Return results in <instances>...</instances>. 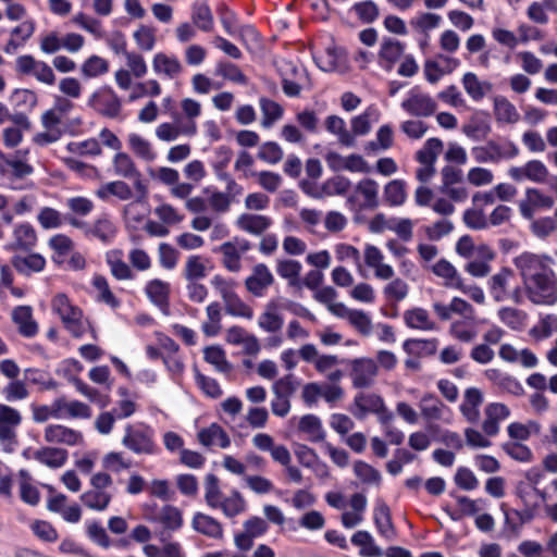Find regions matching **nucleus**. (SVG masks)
<instances>
[{
    "mask_svg": "<svg viewBox=\"0 0 557 557\" xmlns=\"http://www.w3.org/2000/svg\"><path fill=\"white\" fill-rule=\"evenodd\" d=\"M114 496L113 479L107 472H96L90 478V488L81 495L83 505L94 511H104Z\"/></svg>",
    "mask_w": 557,
    "mask_h": 557,
    "instance_id": "nucleus-1",
    "label": "nucleus"
},
{
    "mask_svg": "<svg viewBox=\"0 0 557 557\" xmlns=\"http://www.w3.org/2000/svg\"><path fill=\"white\" fill-rule=\"evenodd\" d=\"M122 445L135 455L152 456L160 451L153 429L144 423L127 424L122 437Z\"/></svg>",
    "mask_w": 557,
    "mask_h": 557,
    "instance_id": "nucleus-2",
    "label": "nucleus"
},
{
    "mask_svg": "<svg viewBox=\"0 0 557 557\" xmlns=\"http://www.w3.org/2000/svg\"><path fill=\"white\" fill-rule=\"evenodd\" d=\"M523 285L528 298L535 305L552 306L557 301V277L550 267Z\"/></svg>",
    "mask_w": 557,
    "mask_h": 557,
    "instance_id": "nucleus-3",
    "label": "nucleus"
},
{
    "mask_svg": "<svg viewBox=\"0 0 557 557\" xmlns=\"http://www.w3.org/2000/svg\"><path fill=\"white\" fill-rule=\"evenodd\" d=\"M52 310L60 317L65 327L75 337H81L90 325L81 308L75 306L65 294H57L52 299Z\"/></svg>",
    "mask_w": 557,
    "mask_h": 557,
    "instance_id": "nucleus-4",
    "label": "nucleus"
},
{
    "mask_svg": "<svg viewBox=\"0 0 557 557\" xmlns=\"http://www.w3.org/2000/svg\"><path fill=\"white\" fill-rule=\"evenodd\" d=\"M22 423L21 412L8 405H0V445L7 453L17 446V430Z\"/></svg>",
    "mask_w": 557,
    "mask_h": 557,
    "instance_id": "nucleus-5",
    "label": "nucleus"
},
{
    "mask_svg": "<svg viewBox=\"0 0 557 557\" xmlns=\"http://www.w3.org/2000/svg\"><path fill=\"white\" fill-rule=\"evenodd\" d=\"M15 71L20 75H30L37 82L45 85L55 83V74L52 67L45 61L37 60L30 54L20 55L15 60Z\"/></svg>",
    "mask_w": 557,
    "mask_h": 557,
    "instance_id": "nucleus-6",
    "label": "nucleus"
},
{
    "mask_svg": "<svg viewBox=\"0 0 557 557\" xmlns=\"http://www.w3.org/2000/svg\"><path fill=\"white\" fill-rule=\"evenodd\" d=\"M112 166L117 176L133 180V186L136 193L143 198L146 197L148 193L147 185L135 161L128 153L119 150L113 157Z\"/></svg>",
    "mask_w": 557,
    "mask_h": 557,
    "instance_id": "nucleus-7",
    "label": "nucleus"
},
{
    "mask_svg": "<svg viewBox=\"0 0 557 557\" xmlns=\"http://www.w3.org/2000/svg\"><path fill=\"white\" fill-rule=\"evenodd\" d=\"M250 248L248 240L235 237L220 245L214 251L221 255V262L226 270L237 273L242 269V256Z\"/></svg>",
    "mask_w": 557,
    "mask_h": 557,
    "instance_id": "nucleus-8",
    "label": "nucleus"
},
{
    "mask_svg": "<svg viewBox=\"0 0 557 557\" xmlns=\"http://www.w3.org/2000/svg\"><path fill=\"white\" fill-rule=\"evenodd\" d=\"M401 108L412 116L428 117L436 112L437 102L431 95L413 88L401 102Z\"/></svg>",
    "mask_w": 557,
    "mask_h": 557,
    "instance_id": "nucleus-9",
    "label": "nucleus"
},
{
    "mask_svg": "<svg viewBox=\"0 0 557 557\" xmlns=\"http://www.w3.org/2000/svg\"><path fill=\"white\" fill-rule=\"evenodd\" d=\"M269 529L268 522L257 516L250 517L243 523V531L234 534L235 547L240 552H249L253 541L263 536Z\"/></svg>",
    "mask_w": 557,
    "mask_h": 557,
    "instance_id": "nucleus-10",
    "label": "nucleus"
},
{
    "mask_svg": "<svg viewBox=\"0 0 557 557\" xmlns=\"http://www.w3.org/2000/svg\"><path fill=\"white\" fill-rule=\"evenodd\" d=\"M513 265L519 271V274L522 278V283L524 284L532 277L542 273L544 270L549 268V262H552V258L547 256L535 255L529 251H524L517 256L513 260Z\"/></svg>",
    "mask_w": 557,
    "mask_h": 557,
    "instance_id": "nucleus-11",
    "label": "nucleus"
},
{
    "mask_svg": "<svg viewBox=\"0 0 557 557\" xmlns=\"http://www.w3.org/2000/svg\"><path fill=\"white\" fill-rule=\"evenodd\" d=\"M555 206V199L539 188H527L524 198L519 201L520 214L532 220L535 211L540 209L550 210Z\"/></svg>",
    "mask_w": 557,
    "mask_h": 557,
    "instance_id": "nucleus-12",
    "label": "nucleus"
},
{
    "mask_svg": "<svg viewBox=\"0 0 557 557\" xmlns=\"http://www.w3.org/2000/svg\"><path fill=\"white\" fill-rule=\"evenodd\" d=\"M508 174L516 182L528 180L533 183L544 184L547 182L549 171L542 161L530 160L521 166L510 168Z\"/></svg>",
    "mask_w": 557,
    "mask_h": 557,
    "instance_id": "nucleus-13",
    "label": "nucleus"
},
{
    "mask_svg": "<svg viewBox=\"0 0 557 557\" xmlns=\"http://www.w3.org/2000/svg\"><path fill=\"white\" fill-rule=\"evenodd\" d=\"M348 201L357 202L360 209H376L379 207V184L372 178L359 181Z\"/></svg>",
    "mask_w": 557,
    "mask_h": 557,
    "instance_id": "nucleus-14",
    "label": "nucleus"
},
{
    "mask_svg": "<svg viewBox=\"0 0 557 557\" xmlns=\"http://www.w3.org/2000/svg\"><path fill=\"white\" fill-rule=\"evenodd\" d=\"M272 224L270 216L252 212L240 213L235 220V226L239 231L256 237L262 236Z\"/></svg>",
    "mask_w": 557,
    "mask_h": 557,
    "instance_id": "nucleus-15",
    "label": "nucleus"
},
{
    "mask_svg": "<svg viewBox=\"0 0 557 557\" xmlns=\"http://www.w3.org/2000/svg\"><path fill=\"white\" fill-rule=\"evenodd\" d=\"M300 356L308 362H313L319 372L326 375L331 382H337L342 379L343 372L336 369L338 359L332 355L318 356L317 350H299Z\"/></svg>",
    "mask_w": 557,
    "mask_h": 557,
    "instance_id": "nucleus-16",
    "label": "nucleus"
},
{
    "mask_svg": "<svg viewBox=\"0 0 557 557\" xmlns=\"http://www.w3.org/2000/svg\"><path fill=\"white\" fill-rule=\"evenodd\" d=\"M88 104L101 115L110 119L119 116L122 109L120 98L112 90L92 94Z\"/></svg>",
    "mask_w": 557,
    "mask_h": 557,
    "instance_id": "nucleus-17",
    "label": "nucleus"
},
{
    "mask_svg": "<svg viewBox=\"0 0 557 557\" xmlns=\"http://www.w3.org/2000/svg\"><path fill=\"white\" fill-rule=\"evenodd\" d=\"M421 414L425 421H450V409L444 405L435 395L425 394L419 403Z\"/></svg>",
    "mask_w": 557,
    "mask_h": 557,
    "instance_id": "nucleus-18",
    "label": "nucleus"
},
{
    "mask_svg": "<svg viewBox=\"0 0 557 557\" xmlns=\"http://www.w3.org/2000/svg\"><path fill=\"white\" fill-rule=\"evenodd\" d=\"M274 282V276L263 263L252 268L251 274L245 280L247 290L256 297H262L268 287Z\"/></svg>",
    "mask_w": 557,
    "mask_h": 557,
    "instance_id": "nucleus-19",
    "label": "nucleus"
},
{
    "mask_svg": "<svg viewBox=\"0 0 557 557\" xmlns=\"http://www.w3.org/2000/svg\"><path fill=\"white\" fill-rule=\"evenodd\" d=\"M197 440L206 448L219 447L226 449L231 446V438L223 428L218 423H211L197 433Z\"/></svg>",
    "mask_w": 557,
    "mask_h": 557,
    "instance_id": "nucleus-20",
    "label": "nucleus"
},
{
    "mask_svg": "<svg viewBox=\"0 0 557 557\" xmlns=\"http://www.w3.org/2000/svg\"><path fill=\"white\" fill-rule=\"evenodd\" d=\"M280 72L283 77V90L289 97H296L301 90V79L305 77V71L289 61H283L280 65Z\"/></svg>",
    "mask_w": 557,
    "mask_h": 557,
    "instance_id": "nucleus-21",
    "label": "nucleus"
},
{
    "mask_svg": "<svg viewBox=\"0 0 557 557\" xmlns=\"http://www.w3.org/2000/svg\"><path fill=\"white\" fill-rule=\"evenodd\" d=\"M59 420L64 419H89L92 414L91 408L79 400H69L61 396L55 398Z\"/></svg>",
    "mask_w": 557,
    "mask_h": 557,
    "instance_id": "nucleus-22",
    "label": "nucleus"
},
{
    "mask_svg": "<svg viewBox=\"0 0 557 557\" xmlns=\"http://www.w3.org/2000/svg\"><path fill=\"white\" fill-rule=\"evenodd\" d=\"M45 441L69 446L78 445L83 441L81 432L61 424H50L45 429Z\"/></svg>",
    "mask_w": 557,
    "mask_h": 557,
    "instance_id": "nucleus-23",
    "label": "nucleus"
},
{
    "mask_svg": "<svg viewBox=\"0 0 557 557\" xmlns=\"http://www.w3.org/2000/svg\"><path fill=\"white\" fill-rule=\"evenodd\" d=\"M384 400L381 396L372 393H358L354 398L351 413L359 420L364 419L369 413H375L383 408Z\"/></svg>",
    "mask_w": 557,
    "mask_h": 557,
    "instance_id": "nucleus-24",
    "label": "nucleus"
},
{
    "mask_svg": "<svg viewBox=\"0 0 557 557\" xmlns=\"http://www.w3.org/2000/svg\"><path fill=\"white\" fill-rule=\"evenodd\" d=\"M191 528L195 532L212 540H221L224 535L222 523L215 518L203 512L194 513Z\"/></svg>",
    "mask_w": 557,
    "mask_h": 557,
    "instance_id": "nucleus-25",
    "label": "nucleus"
},
{
    "mask_svg": "<svg viewBox=\"0 0 557 557\" xmlns=\"http://www.w3.org/2000/svg\"><path fill=\"white\" fill-rule=\"evenodd\" d=\"M152 70L154 74L168 79L177 78L183 72V65L176 57L164 52H158L152 58Z\"/></svg>",
    "mask_w": 557,
    "mask_h": 557,
    "instance_id": "nucleus-26",
    "label": "nucleus"
},
{
    "mask_svg": "<svg viewBox=\"0 0 557 557\" xmlns=\"http://www.w3.org/2000/svg\"><path fill=\"white\" fill-rule=\"evenodd\" d=\"M351 187V182L345 176H333L317 188L315 191L305 189V193L312 198L322 199L324 197L343 196L348 193Z\"/></svg>",
    "mask_w": 557,
    "mask_h": 557,
    "instance_id": "nucleus-27",
    "label": "nucleus"
},
{
    "mask_svg": "<svg viewBox=\"0 0 557 557\" xmlns=\"http://www.w3.org/2000/svg\"><path fill=\"white\" fill-rule=\"evenodd\" d=\"M461 129L471 139L484 140L492 131L490 117L484 112H475L462 125Z\"/></svg>",
    "mask_w": 557,
    "mask_h": 557,
    "instance_id": "nucleus-28",
    "label": "nucleus"
},
{
    "mask_svg": "<svg viewBox=\"0 0 557 557\" xmlns=\"http://www.w3.org/2000/svg\"><path fill=\"white\" fill-rule=\"evenodd\" d=\"M37 242L36 232L29 224H21L13 231V239L5 248L12 251L32 250Z\"/></svg>",
    "mask_w": 557,
    "mask_h": 557,
    "instance_id": "nucleus-29",
    "label": "nucleus"
},
{
    "mask_svg": "<svg viewBox=\"0 0 557 557\" xmlns=\"http://www.w3.org/2000/svg\"><path fill=\"white\" fill-rule=\"evenodd\" d=\"M510 414L507 406L499 403L490 404L485 408V420L482 429L488 436H495L499 432V423Z\"/></svg>",
    "mask_w": 557,
    "mask_h": 557,
    "instance_id": "nucleus-30",
    "label": "nucleus"
},
{
    "mask_svg": "<svg viewBox=\"0 0 557 557\" xmlns=\"http://www.w3.org/2000/svg\"><path fill=\"white\" fill-rule=\"evenodd\" d=\"M126 141L129 150L138 159L145 162H153L157 159L153 145L143 135L132 132L127 135Z\"/></svg>",
    "mask_w": 557,
    "mask_h": 557,
    "instance_id": "nucleus-31",
    "label": "nucleus"
},
{
    "mask_svg": "<svg viewBox=\"0 0 557 557\" xmlns=\"http://www.w3.org/2000/svg\"><path fill=\"white\" fill-rule=\"evenodd\" d=\"M438 58L444 62V66H441L436 61H426L424 64V75L431 84L437 83L442 76L454 72L460 65L458 59L442 54Z\"/></svg>",
    "mask_w": 557,
    "mask_h": 557,
    "instance_id": "nucleus-32",
    "label": "nucleus"
},
{
    "mask_svg": "<svg viewBox=\"0 0 557 557\" xmlns=\"http://www.w3.org/2000/svg\"><path fill=\"white\" fill-rule=\"evenodd\" d=\"M182 114L185 117L184 136L191 137L197 133L196 119L201 114V104L193 98H183L180 102Z\"/></svg>",
    "mask_w": 557,
    "mask_h": 557,
    "instance_id": "nucleus-33",
    "label": "nucleus"
},
{
    "mask_svg": "<svg viewBox=\"0 0 557 557\" xmlns=\"http://www.w3.org/2000/svg\"><path fill=\"white\" fill-rule=\"evenodd\" d=\"M376 375V364L370 359L356 360L352 364L351 379L356 387L369 386Z\"/></svg>",
    "mask_w": 557,
    "mask_h": 557,
    "instance_id": "nucleus-34",
    "label": "nucleus"
},
{
    "mask_svg": "<svg viewBox=\"0 0 557 557\" xmlns=\"http://www.w3.org/2000/svg\"><path fill=\"white\" fill-rule=\"evenodd\" d=\"M28 150L20 149L10 157L3 152H0V159L4 163L5 168L9 166L12 170V174L15 177L22 178L33 173L32 165L27 162Z\"/></svg>",
    "mask_w": 557,
    "mask_h": 557,
    "instance_id": "nucleus-35",
    "label": "nucleus"
},
{
    "mask_svg": "<svg viewBox=\"0 0 557 557\" xmlns=\"http://www.w3.org/2000/svg\"><path fill=\"white\" fill-rule=\"evenodd\" d=\"M210 269L209 259L193 255L186 259L183 275L187 282H198L207 276Z\"/></svg>",
    "mask_w": 557,
    "mask_h": 557,
    "instance_id": "nucleus-36",
    "label": "nucleus"
},
{
    "mask_svg": "<svg viewBox=\"0 0 557 557\" xmlns=\"http://www.w3.org/2000/svg\"><path fill=\"white\" fill-rule=\"evenodd\" d=\"M493 112L497 123L516 124L520 120V114L515 104L503 96L494 98Z\"/></svg>",
    "mask_w": 557,
    "mask_h": 557,
    "instance_id": "nucleus-37",
    "label": "nucleus"
},
{
    "mask_svg": "<svg viewBox=\"0 0 557 557\" xmlns=\"http://www.w3.org/2000/svg\"><path fill=\"white\" fill-rule=\"evenodd\" d=\"M67 456L65 449L57 447H42L33 453V459L52 469L63 467Z\"/></svg>",
    "mask_w": 557,
    "mask_h": 557,
    "instance_id": "nucleus-38",
    "label": "nucleus"
},
{
    "mask_svg": "<svg viewBox=\"0 0 557 557\" xmlns=\"http://www.w3.org/2000/svg\"><path fill=\"white\" fill-rule=\"evenodd\" d=\"M373 520L377 532L385 539L392 540L395 535V530L392 523L389 507L382 500L375 504L373 509Z\"/></svg>",
    "mask_w": 557,
    "mask_h": 557,
    "instance_id": "nucleus-39",
    "label": "nucleus"
},
{
    "mask_svg": "<svg viewBox=\"0 0 557 557\" xmlns=\"http://www.w3.org/2000/svg\"><path fill=\"white\" fill-rule=\"evenodd\" d=\"M149 521L159 522L168 531H178L183 527L182 511L172 505L163 506L156 517H149Z\"/></svg>",
    "mask_w": 557,
    "mask_h": 557,
    "instance_id": "nucleus-40",
    "label": "nucleus"
},
{
    "mask_svg": "<svg viewBox=\"0 0 557 557\" xmlns=\"http://www.w3.org/2000/svg\"><path fill=\"white\" fill-rule=\"evenodd\" d=\"M298 430L306 435V438L312 443L324 441L325 431L319 417L314 414H305L300 418Z\"/></svg>",
    "mask_w": 557,
    "mask_h": 557,
    "instance_id": "nucleus-41",
    "label": "nucleus"
},
{
    "mask_svg": "<svg viewBox=\"0 0 557 557\" xmlns=\"http://www.w3.org/2000/svg\"><path fill=\"white\" fill-rule=\"evenodd\" d=\"M324 125L327 132L337 137L342 146L352 147L356 144L354 135L347 129L346 122L338 115H329Z\"/></svg>",
    "mask_w": 557,
    "mask_h": 557,
    "instance_id": "nucleus-42",
    "label": "nucleus"
},
{
    "mask_svg": "<svg viewBox=\"0 0 557 557\" xmlns=\"http://www.w3.org/2000/svg\"><path fill=\"white\" fill-rule=\"evenodd\" d=\"M404 322L410 329L434 330L436 323L431 319L428 310L414 307L404 312Z\"/></svg>",
    "mask_w": 557,
    "mask_h": 557,
    "instance_id": "nucleus-43",
    "label": "nucleus"
},
{
    "mask_svg": "<svg viewBox=\"0 0 557 557\" xmlns=\"http://www.w3.org/2000/svg\"><path fill=\"white\" fill-rule=\"evenodd\" d=\"M482 394L478 388L472 387L466 391L463 401L460 405V410L469 422L474 423L479 420V408L482 404Z\"/></svg>",
    "mask_w": 557,
    "mask_h": 557,
    "instance_id": "nucleus-44",
    "label": "nucleus"
},
{
    "mask_svg": "<svg viewBox=\"0 0 557 557\" xmlns=\"http://www.w3.org/2000/svg\"><path fill=\"white\" fill-rule=\"evenodd\" d=\"M462 86L468 96L474 101L482 100L492 90L491 83L480 81L476 74L472 72H467L462 76Z\"/></svg>",
    "mask_w": 557,
    "mask_h": 557,
    "instance_id": "nucleus-45",
    "label": "nucleus"
},
{
    "mask_svg": "<svg viewBox=\"0 0 557 557\" xmlns=\"http://www.w3.org/2000/svg\"><path fill=\"white\" fill-rule=\"evenodd\" d=\"M11 262L16 271L26 275L33 272H40L46 265L45 258L39 253H30L27 256L16 253L13 256Z\"/></svg>",
    "mask_w": 557,
    "mask_h": 557,
    "instance_id": "nucleus-46",
    "label": "nucleus"
},
{
    "mask_svg": "<svg viewBox=\"0 0 557 557\" xmlns=\"http://www.w3.org/2000/svg\"><path fill=\"white\" fill-rule=\"evenodd\" d=\"M433 273L444 280V285L450 288H462V280L456 268L447 260L441 259L432 267Z\"/></svg>",
    "mask_w": 557,
    "mask_h": 557,
    "instance_id": "nucleus-47",
    "label": "nucleus"
},
{
    "mask_svg": "<svg viewBox=\"0 0 557 557\" xmlns=\"http://www.w3.org/2000/svg\"><path fill=\"white\" fill-rule=\"evenodd\" d=\"M107 263L110 267V272L119 281L133 280L134 273L131 267L123 261L122 251L114 249L106 255Z\"/></svg>",
    "mask_w": 557,
    "mask_h": 557,
    "instance_id": "nucleus-48",
    "label": "nucleus"
},
{
    "mask_svg": "<svg viewBox=\"0 0 557 557\" xmlns=\"http://www.w3.org/2000/svg\"><path fill=\"white\" fill-rule=\"evenodd\" d=\"M145 293L152 304L162 308L169 304L170 284L160 278L149 281Z\"/></svg>",
    "mask_w": 557,
    "mask_h": 557,
    "instance_id": "nucleus-49",
    "label": "nucleus"
},
{
    "mask_svg": "<svg viewBox=\"0 0 557 557\" xmlns=\"http://www.w3.org/2000/svg\"><path fill=\"white\" fill-rule=\"evenodd\" d=\"M96 195L102 200H107L110 196H115L120 200H129L133 197V190L125 182L114 181L101 185Z\"/></svg>",
    "mask_w": 557,
    "mask_h": 557,
    "instance_id": "nucleus-50",
    "label": "nucleus"
},
{
    "mask_svg": "<svg viewBox=\"0 0 557 557\" xmlns=\"http://www.w3.org/2000/svg\"><path fill=\"white\" fill-rule=\"evenodd\" d=\"M404 52V46L395 39H384L379 52L381 63L387 70H391Z\"/></svg>",
    "mask_w": 557,
    "mask_h": 557,
    "instance_id": "nucleus-51",
    "label": "nucleus"
},
{
    "mask_svg": "<svg viewBox=\"0 0 557 557\" xmlns=\"http://www.w3.org/2000/svg\"><path fill=\"white\" fill-rule=\"evenodd\" d=\"M512 276L513 272L510 269L503 268L490 278V288L495 300L503 301L507 298V287Z\"/></svg>",
    "mask_w": 557,
    "mask_h": 557,
    "instance_id": "nucleus-52",
    "label": "nucleus"
},
{
    "mask_svg": "<svg viewBox=\"0 0 557 557\" xmlns=\"http://www.w3.org/2000/svg\"><path fill=\"white\" fill-rule=\"evenodd\" d=\"M226 518H234L246 510V502L238 491H233L230 496H225L216 506Z\"/></svg>",
    "mask_w": 557,
    "mask_h": 557,
    "instance_id": "nucleus-53",
    "label": "nucleus"
},
{
    "mask_svg": "<svg viewBox=\"0 0 557 557\" xmlns=\"http://www.w3.org/2000/svg\"><path fill=\"white\" fill-rule=\"evenodd\" d=\"M191 22L202 32L213 28L214 20L209 5L205 2H195L191 7Z\"/></svg>",
    "mask_w": 557,
    "mask_h": 557,
    "instance_id": "nucleus-54",
    "label": "nucleus"
},
{
    "mask_svg": "<svg viewBox=\"0 0 557 557\" xmlns=\"http://www.w3.org/2000/svg\"><path fill=\"white\" fill-rule=\"evenodd\" d=\"M384 201L392 207L401 206L407 199L406 183L401 180H393L384 186Z\"/></svg>",
    "mask_w": 557,
    "mask_h": 557,
    "instance_id": "nucleus-55",
    "label": "nucleus"
},
{
    "mask_svg": "<svg viewBox=\"0 0 557 557\" xmlns=\"http://www.w3.org/2000/svg\"><path fill=\"white\" fill-rule=\"evenodd\" d=\"M259 106L262 112L261 125L264 128H270L275 122L282 119L284 109L277 102L262 97L259 99Z\"/></svg>",
    "mask_w": 557,
    "mask_h": 557,
    "instance_id": "nucleus-56",
    "label": "nucleus"
},
{
    "mask_svg": "<svg viewBox=\"0 0 557 557\" xmlns=\"http://www.w3.org/2000/svg\"><path fill=\"white\" fill-rule=\"evenodd\" d=\"M351 543L360 547V555L364 557H381L382 549L374 543L368 531H358L351 536Z\"/></svg>",
    "mask_w": 557,
    "mask_h": 557,
    "instance_id": "nucleus-57",
    "label": "nucleus"
},
{
    "mask_svg": "<svg viewBox=\"0 0 557 557\" xmlns=\"http://www.w3.org/2000/svg\"><path fill=\"white\" fill-rule=\"evenodd\" d=\"M14 322L18 325L20 332L25 336H33L37 332V324L32 317V308L21 306L14 309L12 313Z\"/></svg>",
    "mask_w": 557,
    "mask_h": 557,
    "instance_id": "nucleus-58",
    "label": "nucleus"
},
{
    "mask_svg": "<svg viewBox=\"0 0 557 557\" xmlns=\"http://www.w3.org/2000/svg\"><path fill=\"white\" fill-rule=\"evenodd\" d=\"M502 359L527 369L536 367L537 358L531 350H499Z\"/></svg>",
    "mask_w": 557,
    "mask_h": 557,
    "instance_id": "nucleus-59",
    "label": "nucleus"
},
{
    "mask_svg": "<svg viewBox=\"0 0 557 557\" xmlns=\"http://www.w3.org/2000/svg\"><path fill=\"white\" fill-rule=\"evenodd\" d=\"M301 269L302 267L300 262L294 259H282L276 262L277 274L281 277L288 280V283L292 286L298 285Z\"/></svg>",
    "mask_w": 557,
    "mask_h": 557,
    "instance_id": "nucleus-60",
    "label": "nucleus"
},
{
    "mask_svg": "<svg viewBox=\"0 0 557 557\" xmlns=\"http://www.w3.org/2000/svg\"><path fill=\"white\" fill-rule=\"evenodd\" d=\"M318 66L324 72L339 71L344 67V58L335 48H327L315 58Z\"/></svg>",
    "mask_w": 557,
    "mask_h": 557,
    "instance_id": "nucleus-61",
    "label": "nucleus"
},
{
    "mask_svg": "<svg viewBox=\"0 0 557 557\" xmlns=\"http://www.w3.org/2000/svg\"><path fill=\"white\" fill-rule=\"evenodd\" d=\"M20 496L21 499L32 506L39 503L38 488L32 483V478L25 470L20 471Z\"/></svg>",
    "mask_w": 557,
    "mask_h": 557,
    "instance_id": "nucleus-62",
    "label": "nucleus"
},
{
    "mask_svg": "<svg viewBox=\"0 0 557 557\" xmlns=\"http://www.w3.org/2000/svg\"><path fill=\"white\" fill-rule=\"evenodd\" d=\"M260 327L268 332H276L283 325V320L277 312V305L273 301L269 302L265 310L259 317L258 321Z\"/></svg>",
    "mask_w": 557,
    "mask_h": 557,
    "instance_id": "nucleus-63",
    "label": "nucleus"
},
{
    "mask_svg": "<svg viewBox=\"0 0 557 557\" xmlns=\"http://www.w3.org/2000/svg\"><path fill=\"white\" fill-rule=\"evenodd\" d=\"M443 149V141L438 138H429L423 147L417 151L416 159L419 163L435 164L438 154Z\"/></svg>",
    "mask_w": 557,
    "mask_h": 557,
    "instance_id": "nucleus-64",
    "label": "nucleus"
}]
</instances>
